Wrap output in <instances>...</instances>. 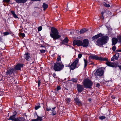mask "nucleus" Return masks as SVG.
<instances>
[{"instance_id": "f257e3e1", "label": "nucleus", "mask_w": 121, "mask_h": 121, "mask_svg": "<svg viewBox=\"0 0 121 121\" xmlns=\"http://www.w3.org/2000/svg\"><path fill=\"white\" fill-rule=\"evenodd\" d=\"M108 39L109 38L107 36H103L98 39L95 43L96 45L101 47L103 45L106 44Z\"/></svg>"}, {"instance_id": "f03ea898", "label": "nucleus", "mask_w": 121, "mask_h": 121, "mask_svg": "<svg viewBox=\"0 0 121 121\" xmlns=\"http://www.w3.org/2000/svg\"><path fill=\"white\" fill-rule=\"evenodd\" d=\"M51 33H50V35L54 40L58 39L61 37V35H59V32L57 29L54 27L51 28Z\"/></svg>"}, {"instance_id": "7ed1b4c3", "label": "nucleus", "mask_w": 121, "mask_h": 121, "mask_svg": "<svg viewBox=\"0 0 121 121\" xmlns=\"http://www.w3.org/2000/svg\"><path fill=\"white\" fill-rule=\"evenodd\" d=\"M64 67V65L62 62H56L54 65L53 69L55 71H60L62 70Z\"/></svg>"}, {"instance_id": "20e7f679", "label": "nucleus", "mask_w": 121, "mask_h": 121, "mask_svg": "<svg viewBox=\"0 0 121 121\" xmlns=\"http://www.w3.org/2000/svg\"><path fill=\"white\" fill-rule=\"evenodd\" d=\"M83 84L84 87L86 88L91 89L93 83L92 81L88 79H86L83 81Z\"/></svg>"}, {"instance_id": "39448f33", "label": "nucleus", "mask_w": 121, "mask_h": 121, "mask_svg": "<svg viewBox=\"0 0 121 121\" xmlns=\"http://www.w3.org/2000/svg\"><path fill=\"white\" fill-rule=\"evenodd\" d=\"M79 61V59L78 58L75 59L74 61L69 66V67L70 70H73L76 67Z\"/></svg>"}, {"instance_id": "423d86ee", "label": "nucleus", "mask_w": 121, "mask_h": 121, "mask_svg": "<svg viewBox=\"0 0 121 121\" xmlns=\"http://www.w3.org/2000/svg\"><path fill=\"white\" fill-rule=\"evenodd\" d=\"M16 70L14 69L13 68H11L9 69H8L7 71L6 72L5 74L8 75H9L10 77H12L11 75L13 73L15 74L16 73Z\"/></svg>"}, {"instance_id": "0eeeda50", "label": "nucleus", "mask_w": 121, "mask_h": 121, "mask_svg": "<svg viewBox=\"0 0 121 121\" xmlns=\"http://www.w3.org/2000/svg\"><path fill=\"white\" fill-rule=\"evenodd\" d=\"M104 72L103 69H98L95 73V75L96 76H102Z\"/></svg>"}, {"instance_id": "6e6552de", "label": "nucleus", "mask_w": 121, "mask_h": 121, "mask_svg": "<svg viewBox=\"0 0 121 121\" xmlns=\"http://www.w3.org/2000/svg\"><path fill=\"white\" fill-rule=\"evenodd\" d=\"M77 89L79 93H81L84 90V87L82 85L77 84Z\"/></svg>"}, {"instance_id": "1a4fd4ad", "label": "nucleus", "mask_w": 121, "mask_h": 121, "mask_svg": "<svg viewBox=\"0 0 121 121\" xmlns=\"http://www.w3.org/2000/svg\"><path fill=\"white\" fill-rule=\"evenodd\" d=\"M23 64H22L18 63L15 65L14 68H13L15 70H20L21 68L23 67Z\"/></svg>"}, {"instance_id": "9d476101", "label": "nucleus", "mask_w": 121, "mask_h": 121, "mask_svg": "<svg viewBox=\"0 0 121 121\" xmlns=\"http://www.w3.org/2000/svg\"><path fill=\"white\" fill-rule=\"evenodd\" d=\"M89 43L88 40L84 39L83 40L82 42V46L83 47H87L88 46Z\"/></svg>"}, {"instance_id": "9b49d317", "label": "nucleus", "mask_w": 121, "mask_h": 121, "mask_svg": "<svg viewBox=\"0 0 121 121\" xmlns=\"http://www.w3.org/2000/svg\"><path fill=\"white\" fill-rule=\"evenodd\" d=\"M82 41L79 40H75L73 42V44L74 46L75 45L78 46H82Z\"/></svg>"}, {"instance_id": "f8f14e48", "label": "nucleus", "mask_w": 121, "mask_h": 121, "mask_svg": "<svg viewBox=\"0 0 121 121\" xmlns=\"http://www.w3.org/2000/svg\"><path fill=\"white\" fill-rule=\"evenodd\" d=\"M75 103L79 106H80L82 104L81 102L79 100V99L77 98L74 99Z\"/></svg>"}, {"instance_id": "ddd939ff", "label": "nucleus", "mask_w": 121, "mask_h": 121, "mask_svg": "<svg viewBox=\"0 0 121 121\" xmlns=\"http://www.w3.org/2000/svg\"><path fill=\"white\" fill-rule=\"evenodd\" d=\"M24 57L25 59L27 61L29 60L31 57L30 54L28 53H25L24 55Z\"/></svg>"}, {"instance_id": "4468645a", "label": "nucleus", "mask_w": 121, "mask_h": 121, "mask_svg": "<svg viewBox=\"0 0 121 121\" xmlns=\"http://www.w3.org/2000/svg\"><path fill=\"white\" fill-rule=\"evenodd\" d=\"M103 34L101 33H99L98 34L93 36L92 38V40H94L97 39L99 38L100 37H102Z\"/></svg>"}, {"instance_id": "2eb2a0df", "label": "nucleus", "mask_w": 121, "mask_h": 121, "mask_svg": "<svg viewBox=\"0 0 121 121\" xmlns=\"http://www.w3.org/2000/svg\"><path fill=\"white\" fill-rule=\"evenodd\" d=\"M118 41L117 38H112V45H115L117 43Z\"/></svg>"}, {"instance_id": "dca6fc26", "label": "nucleus", "mask_w": 121, "mask_h": 121, "mask_svg": "<svg viewBox=\"0 0 121 121\" xmlns=\"http://www.w3.org/2000/svg\"><path fill=\"white\" fill-rule=\"evenodd\" d=\"M89 57L91 59L93 60H98L99 57L95 56V55H91L89 56Z\"/></svg>"}, {"instance_id": "f3484780", "label": "nucleus", "mask_w": 121, "mask_h": 121, "mask_svg": "<svg viewBox=\"0 0 121 121\" xmlns=\"http://www.w3.org/2000/svg\"><path fill=\"white\" fill-rule=\"evenodd\" d=\"M28 0H15L16 2L18 4H24L26 3Z\"/></svg>"}, {"instance_id": "a211bd4d", "label": "nucleus", "mask_w": 121, "mask_h": 121, "mask_svg": "<svg viewBox=\"0 0 121 121\" xmlns=\"http://www.w3.org/2000/svg\"><path fill=\"white\" fill-rule=\"evenodd\" d=\"M98 60L101 61H107L108 60L107 58L106 57L104 58L102 56L99 57Z\"/></svg>"}, {"instance_id": "6ab92c4d", "label": "nucleus", "mask_w": 121, "mask_h": 121, "mask_svg": "<svg viewBox=\"0 0 121 121\" xmlns=\"http://www.w3.org/2000/svg\"><path fill=\"white\" fill-rule=\"evenodd\" d=\"M106 64L109 67H113V63L111 62L108 60L106 62Z\"/></svg>"}, {"instance_id": "aec40b11", "label": "nucleus", "mask_w": 121, "mask_h": 121, "mask_svg": "<svg viewBox=\"0 0 121 121\" xmlns=\"http://www.w3.org/2000/svg\"><path fill=\"white\" fill-rule=\"evenodd\" d=\"M15 116L12 115L10 116L8 120H12V121H16L17 118H16Z\"/></svg>"}, {"instance_id": "412c9836", "label": "nucleus", "mask_w": 121, "mask_h": 121, "mask_svg": "<svg viewBox=\"0 0 121 121\" xmlns=\"http://www.w3.org/2000/svg\"><path fill=\"white\" fill-rule=\"evenodd\" d=\"M69 39L67 37H66L62 41V44L67 43H68Z\"/></svg>"}, {"instance_id": "4be33fe9", "label": "nucleus", "mask_w": 121, "mask_h": 121, "mask_svg": "<svg viewBox=\"0 0 121 121\" xmlns=\"http://www.w3.org/2000/svg\"><path fill=\"white\" fill-rule=\"evenodd\" d=\"M16 121H25V119L23 117H19L17 118Z\"/></svg>"}, {"instance_id": "5701e85b", "label": "nucleus", "mask_w": 121, "mask_h": 121, "mask_svg": "<svg viewBox=\"0 0 121 121\" xmlns=\"http://www.w3.org/2000/svg\"><path fill=\"white\" fill-rule=\"evenodd\" d=\"M42 7L43 8L44 10H45L48 7V4H46L45 3H43V4Z\"/></svg>"}, {"instance_id": "b1692460", "label": "nucleus", "mask_w": 121, "mask_h": 121, "mask_svg": "<svg viewBox=\"0 0 121 121\" xmlns=\"http://www.w3.org/2000/svg\"><path fill=\"white\" fill-rule=\"evenodd\" d=\"M119 55V53H117L115 54L114 56L115 58V60H117L118 59Z\"/></svg>"}, {"instance_id": "393cba45", "label": "nucleus", "mask_w": 121, "mask_h": 121, "mask_svg": "<svg viewBox=\"0 0 121 121\" xmlns=\"http://www.w3.org/2000/svg\"><path fill=\"white\" fill-rule=\"evenodd\" d=\"M87 31V30H86L85 28L83 29L80 30V34L83 33Z\"/></svg>"}, {"instance_id": "a878e982", "label": "nucleus", "mask_w": 121, "mask_h": 121, "mask_svg": "<svg viewBox=\"0 0 121 121\" xmlns=\"http://www.w3.org/2000/svg\"><path fill=\"white\" fill-rule=\"evenodd\" d=\"M84 68H86L87 65L88 63V61L87 60L84 59Z\"/></svg>"}, {"instance_id": "bb28decb", "label": "nucleus", "mask_w": 121, "mask_h": 121, "mask_svg": "<svg viewBox=\"0 0 121 121\" xmlns=\"http://www.w3.org/2000/svg\"><path fill=\"white\" fill-rule=\"evenodd\" d=\"M69 81H72L73 82L76 83L77 82V80L76 78H73L72 79L69 80Z\"/></svg>"}, {"instance_id": "cd10ccee", "label": "nucleus", "mask_w": 121, "mask_h": 121, "mask_svg": "<svg viewBox=\"0 0 121 121\" xmlns=\"http://www.w3.org/2000/svg\"><path fill=\"white\" fill-rule=\"evenodd\" d=\"M117 38L118 42L121 44V36L119 35L117 36Z\"/></svg>"}, {"instance_id": "c85d7f7f", "label": "nucleus", "mask_w": 121, "mask_h": 121, "mask_svg": "<svg viewBox=\"0 0 121 121\" xmlns=\"http://www.w3.org/2000/svg\"><path fill=\"white\" fill-rule=\"evenodd\" d=\"M118 62H116V63H113V67H114L115 68H116L117 67H118Z\"/></svg>"}, {"instance_id": "c756f323", "label": "nucleus", "mask_w": 121, "mask_h": 121, "mask_svg": "<svg viewBox=\"0 0 121 121\" xmlns=\"http://www.w3.org/2000/svg\"><path fill=\"white\" fill-rule=\"evenodd\" d=\"M65 100L66 103H69L71 101V99L69 98H67L65 99Z\"/></svg>"}, {"instance_id": "7c9ffc66", "label": "nucleus", "mask_w": 121, "mask_h": 121, "mask_svg": "<svg viewBox=\"0 0 121 121\" xmlns=\"http://www.w3.org/2000/svg\"><path fill=\"white\" fill-rule=\"evenodd\" d=\"M103 4L104 6L107 7H110V6L109 4H107L105 2H104Z\"/></svg>"}, {"instance_id": "2f4dec72", "label": "nucleus", "mask_w": 121, "mask_h": 121, "mask_svg": "<svg viewBox=\"0 0 121 121\" xmlns=\"http://www.w3.org/2000/svg\"><path fill=\"white\" fill-rule=\"evenodd\" d=\"M51 111L52 112V114L53 116H54L56 114V112L55 110H52Z\"/></svg>"}, {"instance_id": "473e14b6", "label": "nucleus", "mask_w": 121, "mask_h": 121, "mask_svg": "<svg viewBox=\"0 0 121 121\" xmlns=\"http://www.w3.org/2000/svg\"><path fill=\"white\" fill-rule=\"evenodd\" d=\"M105 13V12H102L101 13V18L103 19H104V15Z\"/></svg>"}, {"instance_id": "72a5a7b5", "label": "nucleus", "mask_w": 121, "mask_h": 121, "mask_svg": "<svg viewBox=\"0 0 121 121\" xmlns=\"http://www.w3.org/2000/svg\"><path fill=\"white\" fill-rule=\"evenodd\" d=\"M61 57L60 56H58L57 57L56 59V60L57 61H59L61 60Z\"/></svg>"}, {"instance_id": "f704fd0d", "label": "nucleus", "mask_w": 121, "mask_h": 121, "mask_svg": "<svg viewBox=\"0 0 121 121\" xmlns=\"http://www.w3.org/2000/svg\"><path fill=\"white\" fill-rule=\"evenodd\" d=\"M37 119V121H41L42 120V117L38 116Z\"/></svg>"}, {"instance_id": "c9c22d12", "label": "nucleus", "mask_w": 121, "mask_h": 121, "mask_svg": "<svg viewBox=\"0 0 121 121\" xmlns=\"http://www.w3.org/2000/svg\"><path fill=\"white\" fill-rule=\"evenodd\" d=\"M88 64H89V65H94V62H92V61H91V60H89V62H88Z\"/></svg>"}, {"instance_id": "e433bc0d", "label": "nucleus", "mask_w": 121, "mask_h": 121, "mask_svg": "<svg viewBox=\"0 0 121 121\" xmlns=\"http://www.w3.org/2000/svg\"><path fill=\"white\" fill-rule=\"evenodd\" d=\"M52 76L53 77H54L55 78H57V77L56 76V74L55 73H54L52 74Z\"/></svg>"}, {"instance_id": "4c0bfd02", "label": "nucleus", "mask_w": 121, "mask_h": 121, "mask_svg": "<svg viewBox=\"0 0 121 121\" xmlns=\"http://www.w3.org/2000/svg\"><path fill=\"white\" fill-rule=\"evenodd\" d=\"M40 52L41 53H44L46 51V50H43V49H42V50H40Z\"/></svg>"}, {"instance_id": "58836bf2", "label": "nucleus", "mask_w": 121, "mask_h": 121, "mask_svg": "<svg viewBox=\"0 0 121 121\" xmlns=\"http://www.w3.org/2000/svg\"><path fill=\"white\" fill-rule=\"evenodd\" d=\"M4 35H7L9 34V33L7 32H6L3 33Z\"/></svg>"}, {"instance_id": "ea45409f", "label": "nucleus", "mask_w": 121, "mask_h": 121, "mask_svg": "<svg viewBox=\"0 0 121 121\" xmlns=\"http://www.w3.org/2000/svg\"><path fill=\"white\" fill-rule=\"evenodd\" d=\"M99 119L101 120H103L106 118V117L105 116H101L99 117Z\"/></svg>"}, {"instance_id": "a19ab883", "label": "nucleus", "mask_w": 121, "mask_h": 121, "mask_svg": "<svg viewBox=\"0 0 121 121\" xmlns=\"http://www.w3.org/2000/svg\"><path fill=\"white\" fill-rule=\"evenodd\" d=\"M38 86L39 87V86L40 85V84L41 83L40 80H39L38 81Z\"/></svg>"}, {"instance_id": "79ce46f5", "label": "nucleus", "mask_w": 121, "mask_h": 121, "mask_svg": "<svg viewBox=\"0 0 121 121\" xmlns=\"http://www.w3.org/2000/svg\"><path fill=\"white\" fill-rule=\"evenodd\" d=\"M42 27L41 26H39L38 27V31H41L42 29Z\"/></svg>"}, {"instance_id": "37998d69", "label": "nucleus", "mask_w": 121, "mask_h": 121, "mask_svg": "<svg viewBox=\"0 0 121 121\" xmlns=\"http://www.w3.org/2000/svg\"><path fill=\"white\" fill-rule=\"evenodd\" d=\"M116 49V47L115 45H114V46H113L112 48V50L113 51H115Z\"/></svg>"}, {"instance_id": "c03bdc74", "label": "nucleus", "mask_w": 121, "mask_h": 121, "mask_svg": "<svg viewBox=\"0 0 121 121\" xmlns=\"http://www.w3.org/2000/svg\"><path fill=\"white\" fill-rule=\"evenodd\" d=\"M40 107V106L39 105H38L36 106L35 107V109L37 110Z\"/></svg>"}, {"instance_id": "a18cd8bd", "label": "nucleus", "mask_w": 121, "mask_h": 121, "mask_svg": "<svg viewBox=\"0 0 121 121\" xmlns=\"http://www.w3.org/2000/svg\"><path fill=\"white\" fill-rule=\"evenodd\" d=\"M61 89V87L59 86H57L56 87V89L57 90H58Z\"/></svg>"}, {"instance_id": "49530a36", "label": "nucleus", "mask_w": 121, "mask_h": 121, "mask_svg": "<svg viewBox=\"0 0 121 121\" xmlns=\"http://www.w3.org/2000/svg\"><path fill=\"white\" fill-rule=\"evenodd\" d=\"M17 112L16 111H14L13 113V115L16 116L17 115Z\"/></svg>"}, {"instance_id": "de8ad7c7", "label": "nucleus", "mask_w": 121, "mask_h": 121, "mask_svg": "<svg viewBox=\"0 0 121 121\" xmlns=\"http://www.w3.org/2000/svg\"><path fill=\"white\" fill-rule=\"evenodd\" d=\"M10 0H3V2H5L6 3H8L9 2Z\"/></svg>"}, {"instance_id": "09e8293b", "label": "nucleus", "mask_w": 121, "mask_h": 121, "mask_svg": "<svg viewBox=\"0 0 121 121\" xmlns=\"http://www.w3.org/2000/svg\"><path fill=\"white\" fill-rule=\"evenodd\" d=\"M82 55L81 54H79L78 55V57L79 58H80L82 57Z\"/></svg>"}, {"instance_id": "8fccbe9b", "label": "nucleus", "mask_w": 121, "mask_h": 121, "mask_svg": "<svg viewBox=\"0 0 121 121\" xmlns=\"http://www.w3.org/2000/svg\"><path fill=\"white\" fill-rule=\"evenodd\" d=\"M21 35L23 37H25V34L23 33H22L21 34Z\"/></svg>"}, {"instance_id": "3c124183", "label": "nucleus", "mask_w": 121, "mask_h": 121, "mask_svg": "<svg viewBox=\"0 0 121 121\" xmlns=\"http://www.w3.org/2000/svg\"><path fill=\"white\" fill-rule=\"evenodd\" d=\"M115 60V58L114 56L113 57H112V58L111 59V61H114Z\"/></svg>"}, {"instance_id": "603ef678", "label": "nucleus", "mask_w": 121, "mask_h": 121, "mask_svg": "<svg viewBox=\"0 0 121 121\" xmlns=\"http://www.w3.org/2000/svg\"><path fill=\"white\" fill-rule=\"evenodd\" d=\"M46 110L47 111H49L51 110L52 109H51V108H46Z\"/></svg>"}, {"instance_id": "864d4df0", "label": "nucleus", "mask_w": 121, "mask_h": 121, "mask_svg": "<svg viewBox=\"0 0 121 121\" xmlns=\"http://www.w3.org/2000/svg\"><path fill=\"white\" fill-rule=\"evenodd\" d=\"M13 16L14 17V18H18L17 16L16 15V14L15 13L13 15Z\"/></svg>"}, {"instance_id": "5fc2aeb1", "label": "nucleus", "mask_w": 121, "mask_h": 121, "mask_svg": "<svg viewBox=\"0 0 121 121\" xmlns=\"http://www.w3.org/2000/svg\"><path fill=\"white\" fill-rule=\"evenodd\" d=\"M100 86V85L99 83L96 84V86L97 87H99Z\"/></svg>"}, {"instance_id": "6e6d98bb", "label": "nucleus", "mask_w": 121, "mask_h": 121, "mask_svg": "<svg viewBox=\"0 0 121 121\" xmlns=\"http://www.w3.org/2000/svg\"><path fill=\"white\" fill-rule=\"evenodd\" d=\"M11 12L12 14L13 15L15 13V12L14 11H11Z\"/></svg>"}, {"instance_id": "4d7b16f0", "label": "nucleus", "mask_w": 121, "mask_h": 121, "mask_svg": "<svg viewBox=\"0 0 121 121\" xmlns=\"http://www.w3.org/2000/svg\"><path fill=\"white\" fill-rule=\"evenodd\" d=\"M2 38L1 37H0V42H2Z\"/></svg>"}, {"instance_id": "13d9d810", "label": "nucleus", "mask_w": 121, "mask_h": 121, "mask_svg": "<svg viewBox=\"0 0 121 121\" xmlns=\"http://www.w3.org/2000/svg\"><path fill=\"white\" fill-rule=\"evenodd\" d=\"M32 1H40L41 0H30Z\"/></svg>"}, {"instance_id": "bf43d9fd", "label": "nucleus", "mask_w": 121, "mask_h": 121, "mask_svg": "<svg viewBox=\"0 0 121 121\" xmlns=\"http://www.w3.org/2000/svg\"><path fill=\"white\" fill-rule=\"evenodd\" d=\"M32 121H37V119H35L32 120Z\"/></svg>"}, {"instance_id": "052dcab7", "label": "nucleus", "mask_w": 121, "mask_h": 121, "mask_svg": "<svg viewBox=\"0 0 121 121\" xmlns=\"http://www.w3.org/2000/svg\"><path fill=\"white\" fill-rule=\"evenodd\" d=\"M111 97L113 99H115V96H113V95L112 96H111Z\"/></svg>"}, {"instance_id": "680f3d73", "label": "nucleus", "mask_w": 121, "mask_h": 121, "mask_svg": "<svg viewBox=\"0 0 121 121\" xmlns=\"http://www.w3.org/2000/svg\"><path fill=\"white\" fill-rule=\"evenodd\" d=\"M118 67L119 68L121 69V65H118Z\"/></svg>"}, {"instance_id": "e2e57ef3", "label": "nucleus", "mask_w": 121, "mask_h": 121, "mask_svg": "<svg viewBox=\"0 0 121 121\" xmlns=\"http://www.w3.org/2000/svg\"><path fill=\"white\" fill-rule=\"evenodd\" d=\"M42 47V48H46V47H45L44 46H43L42 45H41L40 47Z\"/></svg>"}, {"instance_id": "0e129e2a", "label": "nucleus", "mask_w": 121, "mask_h": 121, "mask_svg": "<svg viewBox=\"0 0 121 121\" xmlns=\"http://www.w3.org/2000/svg\"><path fill=\"white\" fill-rule=\"evenodd\" d=\"M55 108H56V107H55L52 108V110H54V109Z\"/></svg>"}, {"instance_id": "69168bd1", "label": "nucleus", "mask_w": 121, "mask_h": 121, "mask_svg": "<svg viewBox=\"0 0 121 121\" xmlns=\"http://www.w3.org/2000/svg\"><path fill=\"white\" fill-rule=\"evenodd\" d=\"M35 63V61H33V62H32V63H33H33Z\"/></svg>"}, {"instance_id": "338daca9", "label": "nucleus", "mask_w": 121, "mask_h": 121, "mask_svg": "<svg viewBox=\"0 0 121 121\" xmlns=\"http://www.w3.org/2000/svg\"><path fill=\"white\" fill-rule=\"evenodd\" d=\"M89 101H91V99H89Z\"/></svg>"}, {"instance_id": "774afa93", "label": "nucleus", "mask_w": 121, "mask_h": 121, "mask_svg": "<svg viewBox=\"0 0 121 121\" xmlns=\"http://www.w3.org/2000/svg\"><path fill=\"white\" fill-rule=\"evenodd\" d=\"M66 80V78H65V80Z\"/></svg>"}]
</instances>
